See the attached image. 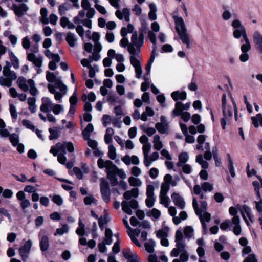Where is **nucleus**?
Segmentation results:
<instances>
[{
    "instance_id": "obj_7",
    "label": "nucleus",
    "mask_w": 262,
    "mask_h": 262,
    "mask_svg": "<svg viewBox=\"0 0 262 262\" xmlns=\"http://www.w3.org/2000/svg\"><path fill=\"white\" fill-rule=\"evenodd\" d=\"M3 74L4 76L0 77V85L10 87L12 82L17 78L16 73L11 71L9 67L5 66L3 68Z\"/></svg>"
},
{
    "instance_id": "obj_53",
    "label": "nucleus",
    "mask_w": 262,
    "mask_h": 262,
    "mask_svg": "<svg viewBox=\"0 0 262 262\" xmlns=\"http://www.w3.org/2000/svg\"><path fill=\"white\" fill-rule=\"evenodd\" d=\"M155 243L152 240H149L145 243V248L146 250L150 253H152L154 251V246Z\"/></svg>"
},
{
    "instance_id": "obj_58",
    "label": "nucleus",
    "mask_w": 262,
    "mask_h": 262,
    "mask_svg": "<svg viewBox=\"0 0 262 262\" xmlns=\"http://www.w3.org/2000/svg\"><path fill=\"white\" fill-rule=\"evenodd\" d=\"M159 198L160 204L163 205L166 208L168 207L170 199L167 194H160Z\"/></svg>"
},
{
    "instance_id": "obj_5",
    "label": "nucleus",
    "mask_w": 262,
    "mask_h": 262,
    "mask_svg": "<svg viewBox=\"0 0 262 262\" xmlns=\"http://www.w3.org/2000/svg\"><path fill=\"white\" fill-rule=\"evenodd\" d=\"M17 84L23 91H29L32 96H36L38 93L35 81L31 79H27L23 76H20L17 79Z\"/></svg>"
},
{
    "instance_id": "obj_26",
    "label": "nucleus",
    "mask_w": 262,
    "mask_h": 262,
    "mask_svg": "<svg viewBox=\"0 0 262 262\" xmlns=\"http://www.w3.org/2000/svg\"><path fill=\"white\" fill-rule=\"evenodd\" d=\"M171 199L175 204L179 208L183 209L185 207V202L184 198L178 193L174 192L171 194Z\"/></svg>"
},
{
    "instance_id": "obj_36",
    "label": "nucleus",
    "mask_w": 262,
    "mask_h": 262,
    "mask_svg": "<svg viewBox=\"0 0 262 262\" xmlns=\"http://www.w3.org/2000/svg\"><path fill=\"white\" fill-rule=\"evenodd\" d=\"M40 247L42 252L46 251L49 247V238L47 235H43L40 239Z\"/></svg>"
},
{
    "instance_id": "obj_52",
    "label": "nucleus",
    "mask_w": 262,
    "mask_h": 262,
    "mask_svg": "<svg viewBox=\"0 0 262 262\" xmlns=\"http://www.w3.org/2000/svg\"><path fill=\"white\" fill-rule=\"evenodd\" d=\"M228 169L230 172V173L232 178H234L235 177V170L233 166V161L231 158L230 155L229 154H228Z\"/></svg>"
},
{
    "instance_id": "obj_34",
    "label": "nucleus",
    "mask_w": 262,
    "mask_h": 262,
    "mask_svg": "<svg viewBox=\"0 0 262 262\" xmlns=\"http://www.w3.org/2000/svg\"><path fill=\"white\" fill-rule=\"evenodd\" d=\"M168 213L173 217L172 220L174 224L178 225L181 222V220L178 216H176L177 214L176 208L173 206H168Z\"/></svg>"
},
{
    "instance_id": "obj_45",
    "label": "nucleus",
    "mask_w": 262,
    "mask_h": 262,
    "mask_svg": "<svg viewBox=\"0 0 262 262\" xmlns=\"http://www.w3.org/2000/svg\"><path fill=\"white\" fill-rule=\"evenodd\" d=\"M154 147L155 149L160 150L163 147V143L159 135H156L154 137Z\"/></svg>"
},
{
    "instance_id": "obj_10",
    "label": "nucleus",
    "mask_w": 262,
    "mask_h": 262,
    "mask_svg": "<svg viewBox=\"0 0 262 262\" xmlns=\"http://www.w3.org/2000/svg\"><path fill=\"white\" fill-rule=\"evenodd\" d=\"M231 26L234 29L233 35L234 38L238 39L242 36L244 40L246 39V38H248L245 28L239 19H234L231 23Z\"/></svg>"
},
{
    "instance_id": "obj_41",
    "label": "nucleus",
    "mask_w": 262,
    "mask_h": 262,
    "mask_svg": "<svg viewBox=\"0 0 262 262\" xmlns=\"http://www.w3.org/2000/svg\"><path fill=\"white\" fill-rule=\"evenodd\" d=\"M155 112L154 110L149 106H147L145 108V111L141 115V120L143 121L147 120V117H152L154 115Z\"/></svg>"
},
{
    "instance_id": "obj_46",
    "label": "nucleus",
    "mask_w": 262,
    "mask_h": 262,
    "mask_svg": "<svg viewBox=\"0 0 262 262\" xmlns=\"http://www.w3.org/2000/svg\"><path fill=\"white\" fill-rule=\"evenodd\" d=\"M50 135L49 138L50 140L57 139L59 136V133L57 127L49 128Z\"/></svg>"
},
{
    "instance_id": "obj_31",
    "label": "nucleus",
    "mask_w": 262,
    "mask_h": 262,
    "mask_svg": "<svg viewBox=\"0 0 262 262\" xmlns=\"http://www.w3.org/2000/svg\"><path fill=\"white\" fill-rule=\"evenodd\" d=\"M179 180L180 179L178 176L173 179L171 175L170 174H167L164 177V181L167 183L169 186L170 185L172 187L176 186Z\"/></svg>"
},
{
    "instance_id": "obj_1",
    "label": "nucleus",
    "mask_w": 262,
    "mask_h": 262,
    "mask_svg": "<svg viewBox=\"0 0 262 262\" xmlns=\"http://www.w3.org/2000/svg\"><path fill=\"white\" fill-rule=\"evenodd\" d=\"M193 192L195 194L199 195V198L202 200L200 202V207H199L196 198L193 197L192 206L195 214L200 220L204 230L206 231L207 229L206 223L209 222L211 220V214L206 211L207 208V203L204 200H206V196L205 192L202 191L200 185L198 184L194 185Z\"/></svg>"
},
{
    "instance_id": "obj_15",
    "label": "nucleus",
    "mask_w": 262,
    "mask_h": 262,
    "mask_svg": "<svg viewBox=\"0 0 262 262\" xmlns=\"http://www.w3.org/2000/svg\"><path fill=\"white\" fill-rule=\"evenodd\" d=\"M29 7L27 3H21L19 5L14 4L12 7V10L15 14L19 17H22L27 14L29 10Z\"/></svg>"
},
{
    "instance_id": "obj_40",
    "label": "nucleus",
    "mask_w": 262,
    "mask_h": 262,
    "mask_svg": "<svg viewBox=\"0 0 262 262\" xmlns=\"http://www.w3.org/2000/svg\"><path fill=\"white\" fill-rule=\"evenodd\" d=\"M9 55L13 67L16 69H18L19 67V61L18 58L11 51H9Z\"/></svg>"
},
{
    "instance_id": "obj_62",
    "label": "nucleus",
    "mask_w": 262,
    "mask_h": 262,
    "mask_svg": "<svg viewBox=\"0 0 262 262\" xmlns=\"http://www.w3.org/2000/svg\"><path fill=\"white\" fill-rule=\"evenodd\" d=\"M170 189L169 184L164 181L161 185V190L160 194H167Z\"/></svg>"
},
{
    "instance_id": "obj_61",
    "label": "nucleus",
    "mask_w": 262,
    "mask_h": 262,
    "mask_svg": "<svg viewBox=\"0 0 262 262\" xmlns=\"http://www.w3.org/2000/svg\"><path fill=\"white\" fill-rule=\"evenodd\" d=\"M69 229V226L67 225H64L61 228L56 229V233H55L54 235L55 236L57 235H62L64 233H68Z\"/></svg>"
},
{
    "instance_id": "obj_54",
    "label": "nucleus",
    "mask_w": 262,
    "mask_h": 262,
    "mask_svg": "<svg viewBox=\"0 0 262 262\" xmlns=\"http://www.w3.org/2000/svg\"><path fill=\"white\" fill-rule=\"evenodd\" d=\"M84 202L86 205H90L92 204H96L97 201L96 200L94 195L89 194L84 198Z\"/></svg>"
},
{
    "instance_id": "obj_18",
    "label": "nucleus",
    "mask_w": 262,
    "mask_h": 262,
    "mask_svg": "<svg viewBox=\"0 0 262 262\" xmlns=\"http://www.w3.org/2000/svg\"><path fill=\"white\" fill-rule=\"evenodd\" d=\"M252 39L255 49L262 54V34L259 31H255L253 33Z\"/></svg>"
},
{
    "instance_id": "obj_43",
    "label": "nucleus",
    "mask_w": 262,
    "mask_h": 262,
    "mask_svg": "<svg viewBox=\"0 0 262 262\" xmlns=\"http://www.w3.org/2000/svg\"><path fill=\"white\" fill-rule=\"evenodd\" d=\"M112 236L113 233L112 230L109 228H106L105 231V237L103 242L108 245L112 244L113 242Z\"/></svg>"
},
{
    "instance_id": "obj_25",
    "label": "nucleus",
    "mask_w": 262,
    "mask_h": 262,
    "mask_svg": "<svg viewBox=\"0 0 262 262\" xmlns=\"http://www.w3.org/2000/svg\"><path fill=\"white\" fill-rule=\"evenodd\" d=\"M81 7L84 10L86 11V16L88 18H92L96 12L95 10L91 7V4L88 0H82L81 2Z\"/></svg>"
},
{
    "instance_id": "obj_13",
    "label": "nucleus",
    "mask_w": 262,
    "mask_h": 262,
    "mask_svg": "<svg viewBox=\"0 0 262 262\" xmlns=\"http://www.w3.org/2000/svg\"><path fill=\"white\" fill-rule=\"evenodd\" d=\"M180 254V260L181 262H187L189 259V254L185 249V246H182V248H174L171 252V257H176Z\"/></svg>"
},
{
    "instance_id": "obj_59",
    "label": "nucleus",
    "mask_w": 262,
    "mask_h": 262,
    "mask_svg": "<svg viewBox=\"0 0 262 262\" xmlns=\"http://www.w3.org/2000/svg\"><path fill=\"white\" fill-rule=\"evenodd\" d=\"M243 211L246 214L249 220L252 222H253V214L252 213L251 209L247 205H244L242 206Z\"/></svg>"
},
{
    "instance_id": "obj_28",
    "label": "nucleus",
    "mask_w": 262,
    "mask_h": 262,
    "mask_svg": "<svg viewBox=\"0 0 262 262\" xmlns=\"http://www.w3.org/2000/svg\"><path fill=\"white\" fill-rule=\"evenodd\" d=\"M175 242L176 243V248L179 247V248H182V246H185L183 239L182 229L181 228L179 229L176 231L175 235Z\"/></svg>"
},
{
    "instance_id": "obj_47",
    "label": "nucleus",
    "mask_w": 262,
    "mask_h": 262,
    "mask_svg": "<svg viewBox=\"0 0 262 262\" xmlns=\"http://www.w3.org/2000/svg\"><path fill=\"white\" fill-rule=\"evenodd\" d=\"M128 183L131 186L139 187L142 185V182L140 179L130 177L128 179Z\"/></svg>"
},
{
    "instance_id": "obj_60",
    "label": "nucleus",
    "mask_w": 262,
    "mask_h": 262,
    "mask_svg": "<svg viewBox=\"0 0 262 262\" xmlns=\"http://www.w3.org/2000/svg\"><path fill=\"white\" fill-rule=\"evenodd\" d=\"M9 111L12 119L16 120L18 118V115L16 106L14 104L10 103L9 104Z\"/></svg>"
},
{
    "instance_id": "obj_44",
    "label": "nucleus",
    "mask_w": 262,
    "mask_h": 262,
    "mask_svg": "<svg viewBox=\"0 0 262 262\" xmlns=\"http://www.w3.org/2000/svg\"><path fill=\"white\" fill-rule=\"evenodd\" d=\"M149 9L150 11L148 13L149 18L151 20H155L157 19V7L155 4H149Z\"/></svg>"
},
{
    "instance_id": "obj_42",
    "label": "nucleus",
    "mask_w": 262,
    "mask_h": 262,
    "mask_svg": "<svg viewBox=\"0 0 262 262\" xmlns=\"http://www.w3.org/2000/svg\"><path fill=\"white\" fill-rule=\"evenodd\" d=\"M94 131V127L92 123H89L82 132V135L84 139H88L91 134Z\"/></svg>"
},
{
    "instance_id": "obj_21",
    "label": "nucleus",
    "mask_w": 262,
    "mask_h": 262,
    "mask_svg": "<svg viewBox=\"0 0 262 262\" xmlns=\"http://www.w3.org/2000/svg\"><path fill=\"white\" fill-rule=\"evenodd\" d=\"M144 43V35L143 33L138 35L137 32L133 33L131 37V43L136 48H140Z\"/></svg>"
},
{
    "instance_id": "obj_30",
    "label": "nucleus",
    "mask_w": 262,
    "mask_h": 262,
    "mask_svg": "<svg viewBox=\"0 0 262 262\" xmlns=\"http://www.w3.org/2000/svg\"><path fill=\"white\" fill-rule=\"evenodd\" d=\"M173 100L177 101L179 100H185L187 98V94L185 92L174 91L171 94Z\"/></svg>"
},
{
    "instance_id": "obj_48",
    "label": "nucleus",
    "mask_w": 262,
    "mask_h": 262,
    "mask_svg": "<svg viewBox=\"0 0 262 262\" xmlns=\"http://www.w3.org/2000/svg\"><path fill=\"white\" fill-rule=\"evenodd\" d=\"M22 47L26 50V52L30 50L31 49V42L30 38L28 36H25L22 38Z\"/></svg>"
},
{
    "instance_id": "obj_17",
    "label": "nucleus",
    "mask_w": 262,
    "mask_h": 262,
    "mask_svg": "<svg viewBox=\"0 0 262 262\" xmlns=\"http://www.w3.org/2000/svg\"><path fill=\"white\" fill-rule=\"evenodd\" d=\"M191 103L187 102L186 104H183L181 102H177L175 104V107L172 111V115L173 117L179 116L182 112L184 110L187 111L190 107Z\"/></svg>"
},
{
    "instance_id": "obj_49",
    "label": "nucleus",
    "mask_w": 262,
    "mask_h": 262,
    "mask_svg": "<svg viewBox=\"0 0 262 262\" xmlns=\"http://www.w3.org/2000/svg\"><path fill=\"white\" fill-rule=\"evenodd\" d=\"M51 110L52 111L53 114L55 115H59L60 113L63 112L64 111V108L63 105L61 104H55L53 105Z\"/></svg>"
},
{
    "instance_id": "obj_12",
    "label": "nucleus",
    "mask_w": 262,
    "mask_h": 262,
    "mask_svg": "<svg viewBox=\"0 0 262 262\" xmlns=\"http://www.w3.org/2000/svg\"><path fill=\"white\" fill-rule=\"evenodd\" d=\"M229 212L231 215L233 216L232 219V223L234 225L233 231L236 235H239L241 233V227L239 217L237 215V209L234 207H230Z\"/></svg>"
},
{
    "instance_id": "obj_3",
    "label": "nucleus",
    "mask_w": 262,
    "mask_h": 262,
    "mask_svg": "<svg viewBox=\"0 0 262 262\" xmlns=\"http://www.w3.org/2000/svg\"><path fill=\"white\" fill-rule=\"evenodd\" d=\"M222 110L223 116L221 119V124L222 129H225L226 126L230 124V120L232 118L234 111L232 105L227 101L225 94H223L222 98Z\"/></svg>"
},
{
    "instance_id": "obj_19",
    "label": "nucleus",
    "mask_w": 262,
    "mask_h": 262,
    "mask_svg": "<svg viewBox=\"0 0 262 262\" xmlns=\"http://www.w3.org/2000/svg\"><path fill=\"white\" fill-rule=\"evenodd\" d=\"M130 61L131 64L135 68L136 77L138 79L141 78L143 71L140 61L134 56H130Z\"/></svg>"
},
{
    "instance_id": "obj_63",
    "label": "nucleus",
    "mask_w": 262,
    "mask_h": 262,
    "mask_svg": "<svg viewBox=\"0 0 262 262\" xmlns=\"http://www.w3.org/2000/svg\"><path fill=\"white\" fill-rule=\"evenodd\" d=\"M9 139L11 143L13 146L16 147L19 143V138L18 135L16 134H12L9 136Z\"/></svg>"
},
{
    "instance_id": "obj_39",
    "label": "nucleus",
    "mask_w": 262,
    "mask_h": 262,
    "mask_svg": "<svg viewBox=\"0 0 262 262\" xmlns=\"http://www.w3.org/2000/svg\"><path fill=\"white\" fill-rule=\"evenodd\" d=\"M252 123L255 127L257 128L259 126H262V114H257L255 116L251 118Z\"/></svg>"
},
{
    "instance_id": "obj_4",
    "label": "nucleus",
    "mask_w": 262,
    "mask_h": 262,
    "mask_svg": "<svg viewBox=\"0 0 262 262\" xmlns=\"http://www.w3.org/2000/svg\"><path fill=\"white\" fill-rule=\"evenodd\" d=\"M39 51V46L37 45H33L30 50L26 52L27 59L36 67L39 68L37 73H40L41 72L40 68L42 66L43 61V57L41 55H36V54Z\"/></svg>"
},
{
    "instance_id": "obj_64",
    "label": "nucleus",
    "mask_w": 262,
    "mask_h": 262,
    "mask_svg": "<svg viewBox=\"0 0 262 262\" xmlns=\"http://www.w3.org/2000/svg\"><path fill=\"white\" fill-rule=\"evenodd\" d=\"M257 198V200L255 201V207L258 213H262V198L261 195Z\"/></svg>"
},
{
    "instance_id": "obj_38",
    "label": "nucleus",
    "mask_w": 262,
    "mask_h": 262,
    "mask_svg": "<svg viewBox=\"0 0 262 262\" xmlns=\"http://www.w3.org/2000/svg\"><path fill=\"white\" fill-rule=\"evenodd\" d=\"M5 123L4 120L0 118V136L2 137H8L10 136L9 130L5 128Z\"/></svg>"
},
{
    "instance_id": "obj_35",
    "label": "nucleus",
    "mask_w": 262,
    "mask_h": 262,
    "mask_svg": "<svg viewBox=\"0 0 262 262\" xmlns=\"http://www.w3.org/2000/svg\"><path fill=\"white\" fill-rule=\"evenodd\" d=\"M189 160V155L186 152H183L181 153L179 156V161L177 164V166L179 167L182 166L183 164L186 163Z\"/></svg>"
},
{
    "instance_id": "obj_50",
    "label": "nucleus",
    "mask_w": 262,
    "mask_h": 262,
    "mask_svg": "<svg viewBox=\"0 0 262 262\" xmlns=\"http://www.w3.org/2000/svg\"><path fill=\"white\" fill-rule=\"evenodd\" d=\"M168 232L169 228L167 227H165L157 231V236L159 238L167 237Z\"/></svg>"
},
{
    "instance_id": "obj_9",
    "label": "nucleus",
    "mask_w": 262,
    "mask_h": 262,
    "mask_svg": "<svg viewBox=\"0 0 262 262\" xmlns=\"http://www.w3.org/2000/svg\"><path fill=\"white\" fill-rule=\"evenodd\" d=\"M126 191L123 194L124 199L126 200L123 201L121 203L122 210L128 215H132L133 211L132 209H136L138 207V202L135 200H132L129 201L127 200L133 197L131 193L126 195Z\"/></svg>"
},
{
    "instance_id": "obj_2",
    "label": "nucleus",
    "mask_w": 262,
    "mask_h": 262,
    "mask_svg": "<svg viewBox=\"0 0 262 262\" xmlns=\"http://www.w3.org/2000/svg\"><path fill=\"white\" fill-rule=\"evenodd\" d=\"M172 18L174 22L175 29L181 40L183 44L186 45L187 49H190V35L188 33L183 18L181 16L176 15H173Z\"/></svg>"
},
{
    "instance_id": "obj_57",
    "label": "nucleus",
    "mask_w": 262,
    "mask_h": 262,
    "mask_svg": "<svg viewBox=\"0 0 262 262\" xmlns=\"http://www.w3.org/2000/svg\"><path fill=\"white\" fill-rule=\"evenodd\" d=\"M245 43L241 46V50L242 52L248 53L251 49V44L248 38L244 40Z\"/></svg>"
},
{
    "instance_id": "obj_6",
    "label": "nucleus",
    "mask_w": 262,
    "mask_h": 262,
    "mask_svg": "<svg viewBox=\"0 0 262 262\" xmlns=\"http://www.w3.org/2000/svg\"><path fill=\"white\" fill-rule=\"evenodd\" d=\"M58 82L57 86L49 84L48 89L51 94L54 95V98L56 101L61 102L63 96L66 95L67 93L68 88L63 82L59 81Z\"/></svg>"
},
{
    "instance_id": "obj_11",
    "label": "nucleus",
    "mask_w": 262,
    "mask_h": 262,
    "mask_svg": "<svg viewBox=\"0 0 262 262\" xmlns=\"http://www.w3.org/2000/svg\"><path fill=\"white\" fill-rule=\"evenodd\" d=\"M97 164L99 168L101 169L105 168L107 177L115 175L118 167L112 161L110 160L104 161L102 159L99 158L98 160Z\"/></svg>"
},
{
    "instance_id": "obj_24",
    "label": "nucleus",
    "mask_w": 262,
    "mask_h": 262,
    "mask_svg": "<svg viewBox=\"0 0 262 262\" xmlns=\"http://www.w3.org/2000/svg\"><path fill=\"white\" fill-rule=\"evenodd\" d=\"M41 104L40 110L43 113H49L53 106L52 100L48 97H43L41 98Z\"/></svg>"
},
{
    "instance_id": "obj_27",
    "label": "nucleus",
    "mask_w": 262,
    "mask_h": 262,
    "mask_svg": "<svg viewBox=\"0 0 262 262\" xmlns=\"http://www.w3.org/2000/svg\"><path fill=\"white\" fill-rule=\"evenodd\" d=\"M115 14L119 19H124L126 22H128L130 20V10L128 8H125L122 11L117 10Z\"/></svg>"
},
{
    "instance_id": "obj_37",
    "label": "nucleus",
    "mask_w": 262,
    "mask_h": 262,
    "mask_svg": "<svg viewBox=\"0 0 262 262\" xmlns=\"http://www.w3.org/2000/svg\"><path fill=\"white\" fill-rule=\"evenodd\" d=\"M40 21L43 25H47L49 23V18L48 17V11L45 8H42L40 9Z\"/></svg>"
},
{
    "instance_id": "obj_32",
    "label": "nucleus",
    "mask_w": 262,
    "mask_h": 262,
    "mask_svg": "<svg viewBox=\"0 0 262 262\" xmlns=\"http://www.w3.org/2000/svg\"><path fill=\"white\" fill-rule=\"evenodd\" d=\"M47 113V116H44L42 113H39L38 116L40 119L43 122L48 121L50 123L55 124L57 122L56 118L50 112Z\"/></svg>"
},
{
    "instance_id": "obj_56",
    "label": "nucleus",
    "mask_w": 262,
    "mask_h": 262,
    "mask_svg": "<svg viewBox=\"0 0 262 262\" xmlns=\"http://www.w3.org/2000/svg\"><path fill=\"white\" fill-rule=\"evenodd\" d=\"M108 156L112 160H114L117 157L116 149L113 145L108 146Z\"/></svg>"
},
{
    "instance_id": "obj_14",
    "label": "nucleus",
    "mask_w": 262,
    "mask_h": 262,
    "mask_svg": "<svg viewBox=\"0 0 262 262\" xmlns=\"http://www.w3.org/2000/svg\"><path fill=\"white\" fill-rule=\"evenodd\" d=\"M100 192L103 201L106 203H109L111 190L108 182L103 178L100 180Z\"/></svg>"
},
{
    "instance_id": "obj_16",
    "label": "nucleus",
    "mask_w": 262,
    "mask_h": 262,
    "mask_svg": "<svg viewBox=\"0 0 262 262\" xmlns=\"http://www.w3.org/2000/svg\"><path fill=\"white\" fill-rule=\"evenodd\" d=\"M32 246V242L29 239L24 245L19 249V254L24 261H26L29 257L30 250Z\"/></svg>"
},
{
    "instance_id": "obj_33",
    "label": "nucleus",
    "mask_w": 262,
    "mask_h": 262,
    "mask_svg": "<svg viewBox=\"0 0 262 262\" xmlns=\"http://www.w3.org/2000/svg\"><path fill=\"white\" fill-rule=\"evenodd\" d=\"M66 40L71 47H74L75 46L78 39L75 34L69 32L67 35Z\"/></svg>"
},
{
    "instance_id": "obj_22",
    "label": "nucleus",
    "mask_w": 262,
    "mask_h": 262,
    "mask_svg": "<svg viewBox=\"0 0 262 262\" xmlns=\"http://www.w3.org/2000/svg\"><path fill=\"white\" fill-rule=\"evenodd\" d=\"M122 253L127 262H140L137 254L130 249L123 250Z\"/></svg>"
},
{
    "instance_id": "obj_55",
    "label": "nucleus",
    "mask_w": 262,
    "mask_h": 262,
    "mask_svg": "<svg viewBox=\"0 0 262 262\" xmlns=\"http://www.w3.org/2000/svg\"><path fill=\"white\" fill-rule=\"evenodd\" d=\"M200 186L202 191L205 192L207 191L210 192L213 190V185L207 182L202 183Z\"/></svg>"
},
{
    "instance_id": "obj_20",
    "label": "nucleus",
    "mask_w": 262,
    "mask_h": 262,
    "mask_svg": "<svg viewBox=\"0 0 262 262\" xmlns=\"http://www.w3.org/2000/svg\"><path fill=\"white\" fill-rule=\"evenodd\" d=\"M16 197L17 200L20 201V206L23 212L25 213L26 208L30 206V201L26 198V195L23 191H19L16 193Z\"/></svg>"
},
{
    "instance_id": "obj_8",
    "label": "nucleus",
    "mask_w": 262,
    "mask_h": 262,
    "mask_svg": "<svg viewBox=\"0 0 262 262\" xmlns=\"http://www.w3.org/2000/svg\"><path fill=\"white\" fill-rule=\"evenodd\" d=\"M66 149L69 152H73L75 150L73 144L71 142H64L63 143H57L55 146H51L50 152L54 156H56L58 153L66 154Z\"/></svg>"
},
{
    "instance_id": "obj_29",
    "label": "nucleus",
    "mask_w": 262,
    "mask_h": 262,
    "mask_svg": "<svg viewBox=\"0 0 262 262\" xmlns=\"http://www.w3.org/2000/svg\"><path fill=\"white\" fill-rule=\"evenodd\" d=\"M46 79L50 82H55L54 86H57L59 81L62 82V78L61 76H56L54 73L49 71L46 72Z\"/></svg>"
},
{
    "instance_id": "obj_23",
    "label": "nucleus",
    "mask_w": 262,
    "mask_h": 262,
    "mask_svg": "<svg viewBox=\"0 0 262 262\" xmlns=\"http://www.w3.org/2000/svg\"><path fill=\"white\" fill-rule=\"evenodd\" d=\"M160 121V122L156 123V128L160 133L165 134L168 129V123L164 116H161Z\"/></svg>"
},
{
    "instance_id": "obj_51",
    "label": "nucleus",
    "mask_w": 262,
    "mask_h": 262,
    "mask_svg": "<svg viewBox=\"0 0 262 262\" xmlns=\"http://www.w3.org/2000/svg\"><path fill=\"white\" fill-rule=\"evenodd\" d=\"M195 161L200 164L203 169H205L208 167V162L203 160V156L202 155H199L196 157Z\"/></svg>"
}]
</instances>
